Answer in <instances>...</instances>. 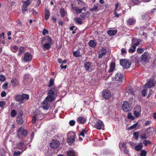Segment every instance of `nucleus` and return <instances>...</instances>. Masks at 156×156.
<instances>
[{
  "instance_id": "obj_1",
  "label": "nucleus",
  "mask_w": 156,
  "mask_h": 156,
  "mask_svg": "<svg viewBox=\"0 0 156 156\" xmlns=\"http://www.w3.org/2000/svg\"><path fill=\"white\" fill-rule=\"evenodd\" d=\"M56 88L55 87L51 88L48 93V96L45 98L46 100L47 99L48 101L51 102L55 100L56 96L54 92L56 91Z\"/></svg>"
},
{
  "instance_id": "obj_2",
  "label": "nucleus",
  "mask_w": 156,
  "mask_h": 156,
  "mask_svg": "<svg viewBox=\"0 0 156 156\" xmlns=\"http://www.w3.org/2000/svg\"><path fill=\"white\" fill-rule=\"evenodd\" d=\"M52 40L51 37L48 36H47L44 37L41 40V42L42 43L44 42L45 44L44 45V48L46 49L49 48L51 46V43Z\"/></svg>"
},
{
  "instance_id": "obj_3",
  "label": "nucleus",
  "mask_w": 156,
  "mask_h": 156,
  "mask_svg": "<svg viewBox=\"0 0 156 156\" xmlns=\"http://www.w3.org/2000/svg\"><path fill=\"white\" fill-rule=\"evenodd\" d=\"M92 126L98 129H101L104 127L103 122L100 120H96L91 122Z\"/></svg>"
},
{
  "instance_id": "obj_4",
  "label": "nucleus",
  "mask_w": 156,
  "mask_h": 156,
  "mask_svg": "<svg viewBox=\"0 0 156 156\" xmlns=\"http://www.w3.org/2000/svg\"><path fill=\"white\" fill-rule=\"evenodd\" d=\"M75 134L74 132H69L67 134V142L70 145L73 144L75 141Z\"/></svg>"
},
{
  "instance_id": "obj_5",
  "label": "nucleus",
  "mask_w": 156,
  "mask_h": 156,
  "mask_svg": "<svg viewBox=\"0 0 156 156\" xmlns=\"http://www.w3.org/2000/svg\"><path fill=\"white\" fill-rule=\"evenodd\" d=\"M122 108L125 112H128L132 109L131 104L125 101L122 104Z\"/></svg>"
},
{
  "instance_id": "obj_6",
  "label": "nucleus",
  "mask_w": 156,
  "mask_h": 156,
  "mask_svg": "<svg viewBox=\"0 0 156 156\" xmlns=\"http://www.w3.org/2000/svg\"><path fill=\"white\" fill-rule=\"evenodd\" d=\"M141 112V106L139 105L136 106L134 108L133 114L136 118H138L140 115Z\"/></svg>"
},
{
  "instance_id": "obj_7",
  "label": "nucleus",
  "mask_w": 156,
  "mask_h": 156,
  "mask_svg": "<svg viewBox=\"0 0 156 156\" xmlns=\"http://www.w3.org/2000/svg\"><path fill=\"white\" fill-rule=\"evenodd\" d=\"M140 61L142 64L146 63L149 60V55L147 52L144 53L140 57Z\"/></svg>"
},
{
  "instance_id": "obj_8",
  "label": "nucleus",
  "mask_w": 156,
  "mask_h": 156,
  "mask_svg": "<svg viewBox=\"0 0 156 156\" xmlns=\"http://www.w3.org/2000/svg\"><path fill=\"white\" fill-rule=\"evenodd\" d=\"M120 65L124 68L128 69L131 65V63L129 61L126 59H121L120 60Z\"/></svg>"
},
{
  "instance_id": "obj_9",
  "label": "nucleus",
  "mask_w": 156,
  "mask_h": 156,
  "mask_svg": "<svg viewBox=\"0 0 156 156\" xmlns=\"http://www.w3.org/2000/svg\"><path fill=\"white\" fill-rule=\"evenodd\" d=\"M32 0H26L23 1V5L22 7V12L24 13L27 9V7L32 2Z\"/></svg>"
},
{
  "instance_id": "obj_10",
  "label": "nucleus",
  "mask_w": 156,
  "mask_h": 156,
  "mask_svg": "<svg viewBox=\"0 0 156 156\" xmlns=\"http://www.w3.org/2000/svg\"><path fill=\"white\" fill-rule=\"evenodd\" d=\"M32 58V55L29 52L26 53L24 56L22 58V60H23L26 62H27L31 60Z\"/></svg>"
},
{
  "instance_id": "obj_11",
  "label": "nucleus",
  "mask_w": 156,
  "mask_h": 156,
  "mask_svg": "<svg viewBox=\"0 0 156 156\" xmlns=\"http://www.w3.org/2000/svg\"><path fill=\"white\" fill-rule=\"evenodd\" d=\"M59 145V142L57 140H53L51 141L50 143V146L52 148H56L58 147Z\"/></svg>"
},
{
  "instance_id": "obj_12",
  "label": "nucleus",
  "mask_w": 156,
  "mask_h": 156,
  "mask_svg": "<svg viewBox=\"0 0 156 156\" xmlns=\"http://www.w3.org/2000/svg\"><path fill=\"white\" fill-rule=\"evenodd\" d=\"M27 143L26 142L25 143L23 142H21L17 144L16 148L20 149L23 151L26 150V144Z\"/></svg>"
},
{
  "instance_id": "obj_13",
  "label": "nucleus",
  "mask_w": 156,
  "mask_h": 156,
  "mask_svg": "<svg viewBox=\"0 0 156 156\" xmlns=\"http://www.w3.org/2000/svg\"><path fill=\"white\" fill-rule=\"evenodd\" d=\"M102 96L105 99H107L110 98L111 96L110 92L108 90H103L102 92Z\"/></svg>"
},
{
  "instance_id": "obj_14",
  "label": "nucleus",
  "mask_w": 156,
  "mask_h": 156,
  "mask_svg": "<svg viewBox=\"0 0 156 156\" xmlns=\"http://www.w3.org/2000/svg\"><path fill=\"white\" fill-rule=\"evenodd\" d=\"M17 133L19 137H20V136H26L27 134V130L24 129L22 128H20L18 130Z\"/></svg>"
},
{
  "instance_id": "obj_15",
  "label": "nucleus",
  "mask_w": 156,
  "mask_h": 156,
  "mask_svg": "<svg viewBox=\"0 0 156 156\" xmlns=\"http://www.w3.org/2000/svg\"><path fill=\"white\" fill-rule=\"evenodd\" d=\"M51 101H48L45 98L42 103V107L43 109L45 110L48 109L49 107Z\"/></svg>"
},
{
  "instance_id": "obj_16",
  "label": "nucleus",
  "mask_w": 156,
  "mask_h": 156,
  "mask_svg": "<svg viewBox=\"0 0 156 156\" xmlns=\"http://www.w3.org/2000/svg\"><path fill=\"white\" fill-rule=\"evenodd\" d=\"M154 80L153 79H150L148 83L144 85V87L145 88H150L153 86L154 85Z\"/></svg>"
},
{
  "instance_id": "obj_17",
  "label": "nucleus",
  "mask_w": 156,
  "mask_h": 156,
  "mask_svg": "<svg viewBox=\"0 0 156 156\" xmlns=\"http://www.w3.org/2000/svg\"><path fill=\"white\" fill-rule=\"evenodd\" d=\"M72 9L73 10L76 11V12L78 14L80 13L83 10L85 11L86 10V8L85 6H83L81 9H79L77 7L72 6Z\"/></svg>"
},
{
  "instance_id": "obj_18",
  "label": "nucleus",
  "mask_w": 156,
  "mask_h": 156,
  "mask_svg": "<svg viewBox=\"0 0 156 156\" xmlns=\"http://www.w3.org/2000/svg\"><path fill=\"white\" fill-rule=\"evenodd\" d=\"M123 77V75L120 73H118L116 74L115 76V80L116 81L122 82Z\"/></svg>"
},
{
  "instance_id": "obj_19",
  "label": "nucleus",
  "mask_w": 156,
  "mask_h": 156,
  "mask_svg": "<svg viewBox=\"0 0 156 156\" xmlns=\"http://www.w3.org/2000/svg\"><path fill=\"white\" fill-rule=\"evenodd\" d=\"M107 52L106 50L104 48H102L98 54V57L101 58L104 56Z\"/></svg>"
},
{
  "instance_id": "obj_20",
  "label": "nucleus",
  "mask_w": 156,
  "mask_h": 156,
  "mask_svg": "<svg viewBox=\"0 0 156 156\" xmlns=\"http://www.w3.org/2000/svg\"><path fill=\"white\" fill-rule=\"evenodd\" d=\"M132 44H134L136 47L139 45L140 42L141 41L140 40H138L136 38H133L132 39Z\"/></svg>"
},
{
  "instance_id": "obj_21",
  "label": "nucleus",
  "mask_w": 156,
  "mask_h": 156,
  "mask_svg": "<svg viewBox=\"0 0 156 156\" xmlns=\"http://www.w3.org/2000/svg\"><path fill=\"white\" fill-rule=\"evenodd\" d=\"M11 83L12 85L14 87H16L19 84V81L16 78L12 79L11 80Z\"/></svg>"
},
{
  "instance_id": "obj_22",
  "label": "nucleus",
  "mask_w": 156,
  "mask_h": 156,
  "mask_svg": "<svg viewBox=\"0 0 156 156\" xmlns=\"http://www.w3.org/2000/svg\"><path fill=\"white\" fill-rule=\"evenodd\" d=\"M68 156H76L77 153L74 150H68L67 152Z\"/></svg>"
},
{
  "instance_id": "obj_23",
  "label": "nucleus",
  "mask_w": 156,
  "mask_h": 156,
  "mask_svg": "<svg viewBox=\"0 0 156 156\" xmlns=\"http://www.w3.org/2000/svg\"><path fill=\"white\" fill-rule=\"evenodd\" d=\"M35 115L37 116H36L37 119V120H41L42 118V114L39 111L37 110L36 111Z\"/></svg>"
},
{
  "instance_id": "obj_24",
  "label": "nucleus",
  "mask_w": 156,
  "mask_h": 156,
  "mask_svg": "<svg viewBox=\"0 0 156 156\" xmlns=\"http://www.w3.org/2000/svg\"><path fill=\"white\" fill-rule=\"evenodd\" d=\"M117 32V30H109L107 31L108 34L110 36H113L115 35L116 34Z\"/></svg>"
},
{
  "instance_id": "obj_25",
  "label": "nucleus",
  "mask_w": 156,
  "mask_h": 156,
  "mask_svg": "<svg viewBox=\"0 0 156 156\" xmlns=\"http://www.w3.org/2000/svg\"><path fill=\"white\" fill-rule=\"evenodd\" d=\"M77 121L79 123L83 124L86 121V119L80 116L77 118Z\"/></svg>"
},
{
  "instance_id": "obj_26",
  "label": "nucleus",
  "mask_w": 156,
  "mask_h": 156,
  "mask_svg": "<svg viewBox=\"0 0 156 156\" xmlns=\"http://www.w3.org/2000/svg\"><path fill=\"white\" fill-rule=\"evenodd\" d=\"M140 138L141 139H146L148 137L145 131H144L142 134L140 135Z\"/></svg>"
},
{
  "instance_id": "obj_27",
  "label": "nucleus",
  "mask_w": 156,
  "mask_h": 156,
  "mask_svg": "<svg viewBox=\"0 0 156 156\" xmlns=\"http://www.w3.org/2000/svg\"><path fill=\"white\" fill-rule=\"evenodd\" d=\"M44 14L45 19L46 20H47L49 19L50 16V13L49 11L47 9H46L45 10Z\"/></svg>"
},
{
  "instance_id": "obj_28",
  "label": "nucleus",
  "mask_w": 156,
  "mask_h": 156,
  "mask_svg": "<svg viewBox=\"0 0 156 156\" xmlns=\"http://www.w3.org/2000/svg\"><path fill=\"white\" fill-rule=\"evenodd\" d=\"M135 20L132 18H129L127 21L128 24L130 25L133 24L135 23Z\"/></svg>"
},
{
  "instance_id": "obj_29",
  "label": "nucleus",
  "mask_w": 156,
  "mask_h": 156,
  "mask_svg": "<svg viewBox=\"0 0 156 156\" xmlns=\"http://www.w3.org/2000/svg\"><path fill=\"white\" fill-rule=\"evenodd\" d=\"M125 91L129 94H131L132 95L134 94V92L133 91V90L131 87H127L126 88L125 90Z\"/></svg>"
},
{
  "instance_id": "obj_30",
  "label": "nucleus",
  "mask_w": 156,
  "mask_h": 156,
  "mask_svg": "<svg viewBox=\"0 0 156 156\" xmlns=\"http://www.w3.org/2000/svg\"><path fill=\"white\" fill-rule=\"evenodd\" d=\"M153 130V129L152 128H147V130L145 131L148 136L152 133Z\"/></svg>"
},
{
  "instance_id": "obj_31",
  "label": "nucleus",
  "mask_w": 156,
  "mask_h": 156,
  "mask_svg": "<svg viewBox=\"0 0 156 156\" xmlns=\"http://www.w3.org/2000/svg\"><path fill=\"white\" fill-rule=\"evenodd\" d=\"M15 98L16 100L18 101L21 102L23 101L22 95H17L16 96Z\"/></svg>"
},
{
  "instance_id": "obj_32",
  "label": "nucleus",
  "mask_w": 156,
  "mask_h": 156,
  "mask_svg": "<svg viewBox=\"0 0 156 156\" xmlns=\"http://www.w3.org/2000/svg\"><path fill=\"white\" fill-rule=\"evenodd\" d=\"M91 63L89 62H86L84 64V67L86 71H88L90 67Z\"/></svg>"
},
{
  "instance_id": "obj_33",
  "label": "nucleus",
  "mask_w": 156,
  "mask_h": 156,
  "mask_svg": "<svg viewBox=\"0 0 156 156\" xmlns=\"http://www.w3.org/2000/svg\"><path fill=\"white\" fill-rule=\"evenodd\" d=\"M60 13L61 16L62 17L66 16L67 14L66 11L64 8L60 9Z\"/></svg>"
},
{
  "instance_id": "obj_34",
  "label": "nucleus",
  "mask_w": 156,
  "mask_h": 156,
  "mask_svg": "<svg viewBox=\"0 0 156 156\" xmlns=\"http://www.w3.org/2000/svg\"><path fill=\"white\" fill-rule=\"evenodd\" d=\"M136 49V47L134 45L131 44V47L129 49L128 51L129 53H133L134 52Z\"/></svg>"
},
{
  "instance_id": "obj_35",
  "label": "nucleus",
  "mask_w": 156,
  "mask_h": 156,
  "mask_svg": "<svg viewBox=\"0 0 156 156\" xmlns=\"http://www.w3.org/2000/svg\"><path fill=\"white\" fill-rule=\"evenodd\" d=\"M96 43L94 40L90 41L88 43L89 45L92 47H94L96 45Z\"/></svg>"
},
{
  "instance_id": "obj_36",
  "label": "nucleus",
  "mask_w": 156,
  "mask_h": 156,
  "mask_svg": "<svg viewBox=\"0 0 156 156\" xmlns=\"http://www.w3.org/2000/svg\"><path fill=\"white\" fill-rule=\"evenodd\" d=\"M115 68V64L114 62H112L110 65V68L109 70L110 72L112 71Z\"/></svg>"
},
{
  "instance_id": "obj_37",
  "label": "nucleus",
  "mask_w": 156,
  "mask_h": 156,
  "mask_svg": "<svg viewBox=\"0 0 156 156\" xmlns=\"http://www.w3.org/2000/svg\"><path fill=\"white\" fill-rule=\"evenodd\" d=\"M139 134V132H136L133 133V135L135 140H138Z\"/></svg>"
},
{
  "instance_id": "obj_38",
  "label": "nucleus",
  "mask_w": 156,
  "mask_h": 156,
  "mask_svg": "<svg viewBox=\"0 0 156 156\" xmlns=\"http://www.w3.org/2000/svg\"><path fill=\"white\" fill-rule=\"evenodd\" d=\"M143 144L146 146L148 145L151 144V142L150 140H144L143 142Z\"/></svg>"
},
{
  "instance_id": "obj_39",
  "label": "nucleus",
  "mask_w": 156,
  "mask_h": 156,
  "mask_svg": "<svg viewBox=\"0 0 156 156\" xmlns=\"http://www.w3.org/2000/svg\"><path fill=\"white\" fill-rule=\"evenodd\" d=\"M74 20L76 23L81 24L82 23V20L80 18H76L74 19Z\"/></svg>"
},
{
  "instance_id": "obj_40",
  "label": "nucleus",
  "mask_w": 156,
  "mask_h": 156,
  "mask_svg": "<svg viewBox=\"0 0 156 156\" xmlns=\"http://www.w3.org/2000/svg\"><path fill=\"white\" fill-rule=\"evenodd\" d=\"M25 51V48L23 47H21L20 48L19 52L18 55H20L22 53H23Z\"/></svg>"
},
{
  "instance_id": "obj_41",
  "label": "nucleus",
  "mask_w": 156,
  "mask_h": 156,
  "mask_svg": "<svg viewBox=\"0 0 156 156\" xmlns=\"http://www.w3.org/2000/svg\"><path fill=\"white\" fill-rule=\"evenodd\" d=\"M54 83V79L53 78H51L48 84V86L49 87H51V86L53 85Z\"/></svg>"
},
{
  "instance_id": "obj_42",
  "label": "nucleus",
  "mask_w": 156,
  "mask_h": 156,
  "mask_svg": "<svg viewBox=\"0 0 156 156\" xmlns=\"http://www.w3.org/2000/svg\"><path fill=\"white\" fill-rule=\"evenodd\" d=\"M119 146L120 149L122 150V149L126 147V144L124 142L120 143L119 144Z\"/></svg>"
},
{
  "instance_id": "obj_43",
  "label": "nucleus",
  "mask_w": 156,
  "mask_h": 156,
  "mask_svg": "<svg viewBox=\"0 0 156 156\" xmlns=\"http://www.w3.org/2000/svg\"><path fill=\"white\" fill-rule=\"evenodd\" d=\"M87 131L85 129H83L79 134V136H80L84 137L85 135L87 134Z\"/></svg>"
},
{
  "instance_id": "obj_44",
  "label": "nucleus",
  "mask_w": 156,
  "mask_h": 156,
  "mask_svg": "<svg viewBox=\"0 0 156 156\" xmlns=\"http://www.w3.org/2000/svg\"><path fill=\"white\" fill-rule=\"evenodd\" d=\"M127 118L128 119H130L133 120L135 119V117L133 116L132 114L130 113H129L127 114Z\"/></svg>"
},
{
  "instance_id": "obj_45",
  "label": "nucleus",
  "mask_w": 156,
  "mask_h": 156,
  "mask_svg": "<svg viewBox=\"0 0 156 156\" xmlns=\"http://www.w3.org/2000/svg\"><path fill=\"white\" fill-rule=\"evenodd\" d=\"M73 55L75 57H78L80 56V53L78 51H76L73 52Z\"/></svg>"
},
{
  "instance_id": "obj_46",
  "label": "nucleus",
  "mask_w": 156,
  "mask_h": 156,
  "mask_svg": "<svg viewBox=\"0 0 156 156\" xmlns=\"http://www.w3.org/2000/svg\"><path fill=\"white\" fill-rule=\"evenodd\" d=\"M142 148V146L141 145H138L135 147V149L137 151H140Z\"/></svg>"
},
{
  "instance_id": "obj_47",
  "label": "nucleus",
  "mask_w": 156,
  "mask_h": 156,
  "mask_svg": "<svg viewBox=\"0 0 156 156\" xmlns=\"http://www.w3.org/2000/svg\"><path fill=\"white\" fill-rule=\"evenodd\" d=\"M23 100L24 99L28 100L29 98V96L27 94H23L22 95Z\"/></svg>"
},
{
  "instance_id": "obj_48",
  "label": "nucleus",
  "mask_w": 156,
  "mask_h": 156,
  "mask_svg": "<svg viewBox=\"0 0 156 156\" xmlns=\"http://www.w3.org/2000/svg\"><path fill=\"white\" fill-rule=\"evenodd\" d=\"M98 7L96 5H94V6L91 8L90 9V11H96L98 9Z\"/></svg>"
},
{
  "instance_id": "obj_49",
  "label": "nucleus",
  "mask_w": 156,
  "mask_h": 156,
  "mask_svg": "<svg viewBox=\"0 0 156 156\" xmlns=\"http://www.w3.org/2000/svg\"><path fill=\"white\" fill-rule=\"evenodd\" d=\"M12 51L14 52H16L18 49L17 47L15 46L12 47L11 48Z\"/></svg>"
},
{
  "instance_id": "obj_50",
  "label": "nucleus",
  "mask_w": 156,
  "mask_h": 156,
  "mask_svg": "<svg viewBox=\"0 0 156 156\" xmlns=\"http://www.w3.org/2000/svg\"><path fill=\"white\" fill-rule=\"evenodd\" d=\"M21 153L20 151H14L13 155L14 156H18L20 155Z\"/></svg>"
},
{
  "instance_id": "obj_51",
  "label": "nucleus",
  "mask_w": 156,
  "mask_h": 156,
  "mask_svg": "<svg viewBox=\"0 0 156 156\" xmlns=\"http://www.w3.org/2000/svg\"><path fill=\"white\" fill-rule=\"evenodd\" d=\"M16 115V111L14 110H12L11 113V115L12 117H14Z\"/></svg>"
},
{
  "instance_id": "obj_52",
  "label": "nucleus",
  "mask_w": 156,
  "mask_h": 156,
  "mask_svg": "<svg viewBox=\"0 0 156 156\" xmlns=\"http://www.w3.org/2000/svg\"><path fill=\"white\" fill-rule=\"evenodd\" d=\"M146 88H145L142 91V94L143 96H145L147 94V90Z\"/></svg>"
},
{
  "instance_id": "obj_53",
  "label": "nucleus",
  "mask_w": 156,
  "mask_h": 156,
  "mask_svg": "<svg viewBox=\"0 0 156 156\" xmlns=\"http://www.w3.org/2000/svg\"><path fill=\"white\" fill-rule=\"evenodd\" d=\"M34 133H31V135L30 136L31 138L28 140V142L27 143H29L31 142L33 138L34 137Z\"/></svg>"
},
{
  "instance_id": "obj_54",
  "label": "nucleus",
  "mask_w": 156,
  "mask_h": 156,
  "mask_svg": "<svg viewBox=\"0 0 156 156\" xmlns=\"http://www.w3.org/2000/svg\"><path fill=\"white\" fill-rule=\"evenodd\" d=\"M126 50L125 48H122L121 50V53L122 55L125 54L126 53Z\"/></svg>"
},
{
  "instance_id": "obj_55",
  "label": "nucleus",
  "mask_w": 156,
  "mask_h": 156,
  "mask_svg": "<svg viewBox=\"0 0 156 156\" xmlns=\"http://www.w3.org/2000/svg\"><path fill=\"white\" fill-rule=\"evenodd\" d=\"M138 122H137L134 124L132 126H131L129 128V129H132L135 128L137 126L138 124Z\"/></svg>"
},
{
  "instance_id": "obj_56",
  "label": "nucleus",
  "mask_w": 156,
  "mask_h": 156,
  "mask_svg": "<svg viewBox=\"0 0 156 156\" xmlns=\"http://www.w3.org/2000/svg\"><path fill=\"white\" fill-rule=\"evenodd\" d=\"M137 52L140 53H142L144 51V49L142 48H138L137 49Z\"/></svg>"
},
{
  "instance_id": "obj_57",
  "label": "nucleus",
  "mask_w": 156,
  "mask_h": 156,
  "mask_svg": "<svg viewBox=\"0 0 156 156\" xmlns=\"http://www.w3.org/2000/svg\"><path fill=\"white\" fill-rule=\"evenodd\" d=\"M5 104V102L4 101H0V107L3 108Z\"/></svg>"
},
{
  "instance_id": "obj_58",
  "label": "nucleus",
  "mask_w": 156,
  "mask_h": 156,
  "mask_svg": "<svg viewBox=\"0 0 156 156\" xmlns=\"http://www.w3.org/2000/svg\"><path fill=\"white\" fill-rule=\"evenodd\" d=\"M17 121L18 124H21L23 122L22 119H17Z\"/></svg>"
},
{
  "instance_id": "obj_59",
  "label": "nucleus",
  "mask_w": 156,
  "mask_h": 156,
  "mask_svg": "<svg viewBox=\"0 0 156 156\" xmlns=\"http://www.w3.org/2000/svg\"><path fill=\"white\" fill-rule=\"evenodd\" d=\"M146 152L145 151L142 150L141 152V156H146Z\"/></svg>"
},
{
  "instance_id": "obj_60",
  "label": "nucleus",
  "mask_w": 156,
  "mask_h": 156,
  "mask_svg": "<svg viewBox=\"0 0 156 156\" xmlns=\"http://www.w3.org/2000/svg\"><path fill=\"white\" fill-rule=\"evenodd\" d=\"M36 116L35 115L32 118V122L33 123H35L36 122V120L37 119L36 117Z\"/></svg>"
},
{
  "instance_id": "obj_61",
  "label": "nucleus",
  "mask_w": 156,
  "mask_h": 156,
  "mask_svg": "<svg viewBox=\"0 0 156 156\" xmlns=\"http://www.w3.org/2000/svg\"><path fill=\"white\" fill-rule=\"evenodd\" d=\"M8 83H5L2 86V88L3 89H7V88Z\"/></svg>"
},
{
  "instance_id": "obj_62",
  "label": "nucleus",
  "mask_w": 156,
  "mask_h": 156,
  "mask_svg": "<svg viewBox=\"0 0 156 156\" xmlns=\"http://www.w3.org/2000/svg\"><path fill=\"white\" fill-rule=\"evenodd\" d=\"M69 123L71 126H73L75 125V122L74 120H72L69 122Z\"/></svg>"
},
{
  "instance_id": "obj_63",
  "label": "nucleus",
  "mask_w": 156,
  "mask_h": 156,
  "mask_svg": "<svg viewBox=\"0 0 156 156\" xmlns=\"http://www.w3.org/2000/svg\"><path fill=\"white\" fill-rule=\"evenodd\" d=\"M48 33V31L46 30L44 28L43 30V31L42 32V34L44 35L46 34H47Z\"/></svg>"
},
{
  "instance_id": "obj_64",
  "label": "nucleus",
  "mask_w": 156,
  "mask_h": 156,
  "mask_svg": "<svg viewBox=\"0 0 156 156\" xmlns=\"http://www.w3.org/2000/svg\"><path fill=\"white\" fill-rule=\"evenodd\" d=\"M5 80V77L2 75H0V81H4Z\"/></svg>"
}]
</instances>
